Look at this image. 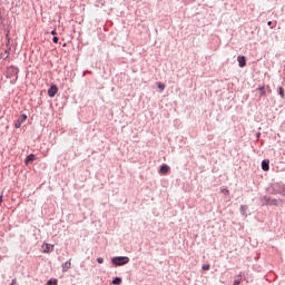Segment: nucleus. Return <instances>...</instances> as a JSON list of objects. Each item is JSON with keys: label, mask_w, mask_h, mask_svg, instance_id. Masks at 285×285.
I'll return each instance as SVG.
<instances>
[{"label": "nucleus", "mask_w": 285, "mask_h": 285, "mask_svg": "<svg viewBox=\"0 0 285 285\" xmlns=\"http://www.w3.org/2000/svg\"><path fill=\"white\" fill-rule=\"evenodd\" d=\"M46 285H48V284H46Z\"/></svg>", "instance_id": "obj_24"}, {"label": "nucleus", "mask_w": 285, "mask_h": 285, "mask_svg": "<svg viewBox=\"0 0 285 285\" xmlns=\"http://www.w3.org/2000/svg\"><path fill=\"white\" fill-rule=\"evenodd\" d=\"M267 26H273V21H268V22H267Z\"/></svg>", "instance_id": "obj_22"}, {"label": "nucleus", "mask_w": 285, "mask_h": 285, "mask_svg": "<svg viewBox=\"0 0 285 285\" xmlns=\"http://www.w3.org/2000/svg\"><path fill=\"white\" fill-rule=\"evenodd\" d=\"M128 262H130L128 256H118L112 258V264L115 266H124L125 264H128Z\"/></svg>", "instance_id": "obj_1"}, {"label": "nucleus", "mask_w": 285, "mask_h": 285, "mask_svg": "<svg viewBox=\"0 0 285 285\" xmlns=\"http://www.w3.org/2000/svg\"><path fill=\"white\" fill-rule=\"evenodd\" d=\"M278 94L281 98L284 99L285 95H284V89L282 87L278 88Z\"/></svg>", "instance_id": "obj_14"}, {"label": "nucleus", "mask_w": 285, "mask_h": 285, "mask_svg": "<svg viewBox=\"0 0 285 285\" xmlns=\"http://www.w3.org/2000/svg\"><path fill=\"white\" fill-rule=\"evenodd\" d=\"M35 159H37L35 154H30L29 156H27V158L24 160L26 166H28V164H30V161H35Z\"/></svg>", "instance_id": "obj_7"}, {"label": "nucleus", "mask_w": 285, "mask_h": 285, "mask_svg": "<svg viewBox=\"0 0 285 285\" xmlns=\"http://www.w3.org/2000/svg\"><path fill=\"white\" fill-rule=\"evenodd\" d=\"M156 86L159 88L160 92H164V90H166V85L161 82H156Z\"/></svg>", "instance_id": "obj_11"}, {"label": "nucleus", "mask_w": 285, "mask_h": 285, "mask_svg": "<svg viewBox=\"0 0 285 285\" xmlns=\"http://www.w3.org/2000/svg\"><path fill=\"white\" fill-rule=\"evenodd\" d=\"M2 202H3V195H0V206H1Z\"/></svg>", "instance_id": "obj_21"}, {"label": "nucleus", "mask_w": 285, "mask_h": 285, "mask_svg": "<svg viewBox=\"0 0 285 285\" xmlns=\"http://www.w3.org/2000/svg\"><path fill=\"white\" fill-rule=\"evenodd\" d=\"M51 35H57V31H55V30H53V31H51Z\"/></svg>", "instance_id": "obj_23"}, {"label": "nucleus", "mask_w": 285, "mask_h": 285, "mask_svg": "<svg viewBox=\"0 0 285 285\" xmlns=\"http://www.w3.org/2000/svg\"><path fill=\"white\" fill-rule=\"evenodd\" d=\"M202 271H210V264H204Z\"/></svg>", "instance_id": "obj_13"}, {"label": "nucleus", "mask_w": 285, "mask_h": 285, "mask_svg": "<svg viewBox=\"0 0 285 285\" xmlns=\"http://www.w3.org/2000/svg\"><path fill=\"white\" fill-rule=\"evenodd\" d=\"M55 250V245L46 244L43 253H52Z\"/></svg>", "instance_id": "obj_9"}, {"label": "nucleus", "mask_w": 285, "mask_h": 285, "mask_svg": "<svg viewBox=\"0 0 285 285\" xmlns=\"http://www.w3.org/2000/svg\"><path fill=\"white\" fill-rule=\"evenodd\" d=\"M170 171V167L166 164L160 166L159 173L160 175H167Z\"/></svg>", "instance_id": "obj_4"}, {"label": "nucleus", "mask_w": 285, "mask_h": 285, "mask_svg": "<svg viewBox=\"0 0 285 285\" xmlns=\"http://www.w3.org/2000/svg\"><path fill=\"white\" fill-rule=\"evenodd\" d=\"M52 41H53V43H59V38L58 37H53Z\"/></svg>", "instance_id": "obj_18"}, {"label": "nucleus", "mask_w": 285, "mask_h": 285, "mask_svg": "<svg viewBox=\"0 0 285 285\" xmlns=\"http://www.w3.org/2000/svg\"><path fill=\"white\" fill-rule=\"evenodd\" d=\"M70 268H72V263H70V261L62 264V273H67Z\"/></svg>", "instance_id": "obj_6"}, {"label": "nucleus", "mask_w": 285, "mask_h": 285, "mask_svg": "<svg viewBox=\"0 0 285 285\" xmlns=\"http://www.w3.org/2000/svg\"><path fill=\"white\" fill-rule=\"evenodd\" d=\"M26 119H28V116L26 114L21 115L14 124V128H21V125L24 124Z\"/></svg>", "instance_id": "obj_2"}, {"label": "nucleus", "mask_w": 285, "mask_h": 285, "mask_svg": "<svg viewBox=\"0 0 285 285\" xmlns=\"http://www.w3.org/2000/svg\"><path fill=\"white\" fill-rule=\"evenodd\" d=\"M257 90L259 91L261 97H266V89H265V87H259V88H257Z\"/></svg>", "instance_id": "obj_10"}, {"label": "nucleus", "mask_w": 285, "mask_h": 285, "mask_svg": "<svg viewBox=\"0 0 285 285\" xmlns=\"http://www.w3.org/2000/svg\"><path fill=\"white\" fill-rule=\"evenodd\" d=\"M239 284H242V278H238V279L234 281V285H239Z\"/></svg>", "instance_id": "obj_16"}, {"label": "nucleus", "mask_w": 285, "mask_h": 285, "mask_svg": "<svg viewBox=\"0 0 285 285\" xmlns=\"http://www.w3.org/2000/svg\"><path fill=\"white\" fill-rule=\"evenodd\" d=\"M112 284H115V285H120V284H121V278H120V277H116V278L112 281Z\"/></svg>", "instance_id": "obj_12"}, {"label": "nucleus", "mask_w": 285, "mask_h": 285, "mask_svg": "<svg viewBox=\"0 0 285 285\" xmlns=\"http://www.w3.org/2000/svg\"><path fill=\"white\" fill-rule=\"evenodd\" d=\"M237 61H238L239 68L246 67V57H244V56H238Z\"/></svg>", "instance_id": "obj_5"}, {"label": "nucleus", "mask_w": 285, "mask_h": 285, "mask_svg": "<svg viewBox=\"0 0 285 285\" xmlns=\"http://www.w3.org/2000/svg\"><path fill=\"white\" fill-rule=\"evenodd\" d=\"M48 285H57L58 284V281L57 279H49L47 282Z\"/></svg>", "instance_id": "obj_15"}, {"label": "nucleus", "mask_w": 285, "mask_h": 285, "mask_svg": "<svg viewBox=\"0 0 285 285\" xmlns=\"http://www.w3.org/2000/svg\"><path fill=\"white\" fill-rule=\"evenodd\" d=\"M98 264H104V258L99 257L97 258Z\"/></svg>", "instance_id": "obj_19"}, {"label": "nucleus", "mask_w": 285, "mask_h": 285, "mask_svg": "<svg viewBox=\"0 0 285 285\" xmlns=\"http://www.w3.org/2000/svg\"><path fill=\"white\" fill-rule=\"evenodd\" d=\"M10 285H17V279H12L11 284Z\"/></svg>", "instance_id": "obj_20"}, {"label": "nucleus", "mask_w": 285, "mask_h": 285, "mask_svg": "<svg viewBox=\"0 0 285 285\" xmlns=\"http://www.w3.org/2000/svg\"><path fill=\"white\" fill-rule=\"evenodd\" d=\"M59 92V88H57V86L52 85L49 89H48V96L49 97H55L57 94Z\"/></svg>", "instance_id": "obj_3"}, {"label": "nucleus", "mask_w": 285, "mask_h": 285, "mask_svg": "<svg viewBox=\"0 0 285 285\" xmlns=\"http://www.w3.org/2000/svg\"><path fill=\"white\" fill-rule=\"evenodd\" d=\"M222 193H223V195H229V190L228 189H222Z\"/></svg>", "instance_id": "obj_17"}, {"label": "nucleus", "mask_w": 285, "mask_h": 285, "mask_svg": "<svg viewBox=\"0 0 285 285\" xmlns=\"http://www.w3.org/2000/svg\"><path fill=\"white\" fill-rule=\"evenodd\" d=\"M269 164H271L269 160H263V161H262V168H263V170H265V171L269 170V169H271Z\"/></svg>", "instance_id": "obj_8"}]
</instances>
